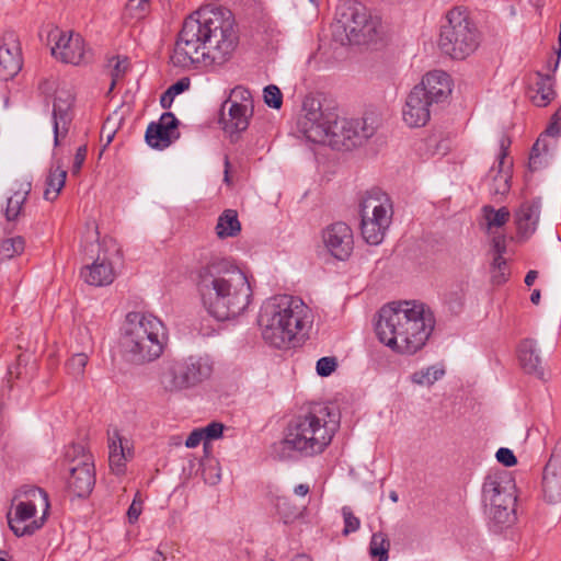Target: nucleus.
Returning <instances> with one entry per match:
<instances>
[{
	"label": "nucleus",
	"mask_w": 561,
	"mask_h": 561,
	"mask_svg": "<svg viewBox=\"0 0 561 561\" xmlns=\"http://www.w3.org/2000/svg\"><path fill=\"white\" fill-rule=\"evenodd\" d=\"M238 44L239 35L230 10L201 9L184 20L171 60L182 68L222 65L232 57Z\"/></svg>",
	"instance_id": "obj_1"
},
{
	"label": "nucleus",
	"mask_w": 561,
	"mask_h": 561,
	"mask_svg": "<svg viewBox=\"0 0 561 561\" xmlns=\"http://www.w3.org/2000/svg\"><path fill=\"white\" fill-rule=\"evenodd\" d=\"M380 123V115L374 111L365 112L360 118H339L333 106H324L320 98L308 95L297 128L308 141L351 150L373 137Z\"/></svg>",
	"instance_id": "obj_2"
},
{
	"label": "nucleus",
	"mask_w": 561,
	"mask_h": 561,
	"mask_svg": "<svg viewBox=\"0 0 561 561\" xmlns=\"http://www.w3.org/2000/svg\"><path fill=\"white\" fill-rule=\"evenodd\" d=\"M196 287L207 312L219 321L242 314L252 298L247 275L226 259L214 257L202 265Z\"/></svg>",
	"instance_id": "obj_3"
},
{
	"label": "nucleus",
	"mask_w": 561,
	"mask_h": 561,
	"mask_svg": "<svg viewBox=\"0 0 561 561\" xmlns=\"http://www.w3.org/2000/svg\"><path fill=\"white\" fill-rule=\"evenodd\" d=\"M433 329L432 312L415 301H399L383 306L376 324L380 342L407 355L421 350Z\"/></svg>",
	"instance_id": "obj_4"
},
{
	"label": "nucleus",
	"mask_w": 561,
	"mask_h": 561,
	"mask_svg": "<svg viewBox=\"0 0 561 561\" xmlns=\"http://www.w3.org/2000/svg\"><path fill=\"white\" fill-rule=\"evenodd\" d=\"M337 426L339 420L329 408L317 405L289 422L284 438L273 445V453L282 460L319 455L330 445Z\"/></svg>",
	"instance_id": "obj_5"
},
{
	"label": "nucleus",
	"mask_w": 561,
	"mask_h": 561,
	"mask_svg": "<svg viewBox=\"0 0 561 561\" xmlns=\"http://www.w3.org/2000/svg\"><path fill=\"white\" fill-rule=\"evenodd\" d=\"M311 322L309 307L300 298L289 295L270 298L259 316L263 339L276 348L287 347Z\"/></svg>",
	"instance_id": "obj_6"
},
{
	"label": "nucleus",
	"mask_w": 561,
	"mask_h": 561,
	"mask_svg": "<svg viewBox=\"0 0 561 561\" xmlns=\"http://www.w3.org/2000/svg\"><path fill=\"white\" fill-rule=\"evenodd\" d=\"M164 324L154 316L129 312L122 329L121 348L124 357L134 364L154 360L165 343Z\"/></svg>",
	"instance_id": "obj_7"
},
{
	"label": "nucleus",
	"mask_w": 561,
	"mask_h": 561,
	"mask_svg": "<svg viewBox=\"0 0 561 561\" xmlns=\"http://www.w3.org/2000/svg\"><path fill=\"white\" fill-rule=\"evenodd\" d=\"M516 501L511 473L505 470L489 472L482 484V502L493 533L501 534L516 524Z\"/></svg>",
	"instance_id": "obj_8"
},
{
	"label": "nucleus",
	"mask_w": 561,
	"mask_h": 561,
	"mask_svg": "<svg viewBox=\"0 0 561 561\" xmlns=\"http://www.w3.org/2000/svg\"><path fill=\"white\" fill-rule=\"evenodd\" d=\"M15 512L7 514L10 529L16 537L32 536L45 523L49 510L47 493L37 486H22L13 499Z\"/></svg>",
	"instance_id": "obj_9"
},
{
	"label": "nucleus",
	"mask_w": 561,
	"mask_h": 561,
	"mask_svg": "<svg viewBox=\"0 0 561 561\" xmlns=\"http://www.w3.org/2000/svg\"><path fill=\"white\" fill-rule=\"evenodd\" d=\"M480 44V34L467 11L460 7L446 13V23L440 26L438 45L453 59H465Z\"/></svg>",
	"instance_id": "obj_10"
},
{
	"label": "nucleus",
	"mask_w": 561,
	"mask_h": 561,
	"mask_svg": "<svg viewBox=\"0 0 561 561\" xmlns=\"http://www.w3.org/2000/svg\"><path fill=\"white\" fill-rule=\"evenodd\" d=\"M379 21L359 2H345L337 9L334 36L341 44H367L375 39Z\"/></svg>",
	"instance_id": "obj_11"
},
{
	"label": "nucleus",
	"mask_w": 561,
	"mask_h": 561,
	"mask_svg": "<svg viewBox=\"0 0 561 561\" xmlns=\"http://www.w3.org/2000/svg\"><path fill=\"white\" fill-rule=\"evenodd\" d=\"M75 101L76 96L72 90L60 88L56 91L51 113L55 147L59 146L60 138L68 134L73 119Z\"/></svg>",
	"instance_id": "obj_12"
},
{
	"label": "nucleus",
	"mask_w": 561,
	"mask_h": 561,
	"mask_svg": "<svg viewBox=\"0 0 561 561\" xmlns=\"http://www.w3.org/2000/svg\"><path fill=\"white\" fill-rule=\"evenodd\" d=\"M251 115L252 108L245 103L231 99L222 103L220 122L224 124V130L229 134L231 142H237L239 135L247 130Z\"/></svg>",
	"instance_id": "obj_13"
},
{
	"label": "nucleus",
	"mask_w": 561,
	"mask_h": 561,
	"mask_svg": "<svg viewBox=\"0 0 561 561\" xmlns=\"http://www.w3.org/2000/svg\"><path fill=\"white\" fill-rule=\"evenodd\" d=\"M322 240L332 256L346 260L354 245L352 229L345 222H334L323 230Z\"/></svg>",
	"instance_id": "obj_14"
},
{
	"label": "nucleus",
	"mask_w": 561,
	"mask_h": 561,
	"mask_svg": "<svg viewBox=\"0 0 561 561\" xmlns=\"http://www.w3.org/2000/svg\"><path fill=\"white\" fill-rule=\"evenodd\" d=\"M541 492L547 504L561 503V451H553L543 467Z\"/></svg>",
	"instance_id": "obj_15"
},
{
	"label": "nucleus",
	"mask_w": 561,
	"mask_h": 561,
	"mask_svg": "<svg viewBox=\"0 0 561 561\" xmlns=\"http://www.w3.org/2000/svg\"><path fill=\"white\" fill-rule=\"evenodd\" d=\"M433 106L434 104L425 96L422 89L414 87L408 94L402 111L404 123L410 127L424 126L430 121Z\"/></svg>",
	"instance_id": "obj_16"
},
{
	"label": "nucleus",
	"mask_w": 561,
	"mask_h": 561,
	"mask_svg": "<svg viewBox=\"0 0 561 561\" xmlns=\"http://www.w3.org/2000/svg\"><path fill=\"white\" fill-rule=\"evenodd\" d=\"M56 39L55 46L51 47V54L57 59L66 64L79 65L84 56V43L79 34L70 33L67 35L57 32L50 35Z\"/></svg>",
	"instance_id": "obj_17"
},
{
	"label": "nucleus",
	"mask_w": 561,
	"mask_h": 561,
	"mask_svg": "<svg viewBox=\"0 0 561 561\" xmlns=\"http://www.w3.org/2000/svg\"><path fill=\"white\" fill-rule=\"evenodd\" d=\"M415 87L422 89L434 105L446 103L453 90L450 76L443 70L427 72Z\"/></svg>",
	"instance_id": "obj_18"
},
{
	"label": "nucleus",
	"mask_w": 561,
	"mask_h": 561,
	"mask_svg": "<svg viewBox=\"0 0 561 561\" xmlns=\"http://www.w3.org/2000/svg\"><path fill=\"white\" fill-rule=\"evenodd\" d=\"M69 490L78 497H84L91 493L95 484L93 459L85 458L69 468Z\"/></svg>",
	"instance_id": "obj_19"
},
{
	"label": "nucleus",
	"mask_w": 561,
	"mask_h": 561,
	"mask_svg": "<svg viewBox=\"0 0 561 561\" xmlns=\"http://www.w3.org/2000/svg\"><path fill=\"white\" fill-rule=\"evenodd\" d=\"M179 121L171 112L161 115L159 122H151L146 130L145 139L154 149H164L171 144V134L178 127Z\"/></svg>",
	"instance_id": "obj_20"
},
{
	"label": "nucleus",
	"mask_w": 561,
	"mask_h": 561,
	"mask_svg": "<svg viewBox=\"0 0 561 561\" xmlns=\"http://www.w3.org/2000/svg\"><path fill=\"white\" fill-rule=\"evenodd\" d=\"M511 146V139L503 135L500 139V154L497 169L492 168L489 172V178L492 179L490 192L493 195H505L511 187V171L510 167L504 169V160L507 157V150Z\"/></svg>",
	"instance_id": "obj_21"
},
{
	"label": "nucleus",
	"mask_w": 561,
	"mask_h": 561,
	"mask_svg": "<svg viewBox=\"0 0 561 561\" xmlns=\"http://www.w3.org/2000/svg\"><path fill=\"white\" fill-rule=\"evenodd\" d=\"M541 198L537 197L531 201H525L515 210L514 218L518 233L525 237L533 234L540 217Z\"/></svg>",
	"instance_id": "obj_22"
},
{
	"label": "nucleus",
	"mask_w": 561,
	"mask_h": 561,
	"mask_svg": "<svg viewBox=\"0 0 561 561\" xmlns=\"http://www.w3.org/2000/svg\"><path fill=\"white\" fill-rule=\"evenodd\" d=\"M188 369L184 359L168 363L161 373L160 383L165 391L176 392L191 388Z\"/></svg>",
	"instance_id": "obj_23"
},
{
	"label": "nucleus",
	"mask_w": 561,
	"mask_h": 561,
	"mask_svg": "<svg viewBox=\"0 0 561 561\" xmlns=\"http://www.w3.org/2000/svg\"><path fill=\"white\" fill-rule=\"evenodd\" d=\"M391 218L392 204L388 195L378 187L366 192L360 202V216Z\"/></svg>",
	"instance_id": "obj_24"
},
{
	"label": "nucleus",
	"mask_w": 561,
	"mask_h": 561,
	"mask_svg": "<svg viewBox=\"0 0 561 561\" xmlns=\"http://www.w3.org/2000/svg\"><path fill=\"white\" fill-rule=\"evenodd\" d=\"M83 280L92 286H106L113 283L115 273L112 264L106 260L105 255L100 253L91 265H87L80 273Z\"/></svg>",
	"instance_id": "obj_25"
},
{
	"label": "nucleus",
	"mask_w": 561,
	"mask_h": 561,
	"mask_svg": "<svg viewBox=\"0 0 561 561\" xmlns=\"http://www.w3.org/2000/svg\"><path fill=\"white\" fill-rule=\"evenodd\" d=\"M517 352L523 369L527 374H533L538 378L543 379L545 370L541 366V357L538 354L536 340L530 337L522 340Z\"/></svg>",
	"instance_id": "obj_26"
},
{
	"label": "nucleus",
	"mask_w": 561,
	"mask_h": 561,
	"mask_svg": "<svg viewBox=\"0 0 561 561\" xmlns=\"http://www.w3.org/2000/svg\"><path fill=\"white\" fill-rule=\"evenodd\" d=\"M391 218L362 216L360 230L363 238L369 244H379L389 227Z\"/></svg>",
	"instance_id": "obj_27"
},
{
	"label": "nucleus",
	"mask_w": 561,
	"mask_h": 561,
	"mask_svg": "<svg viewBox=\"0 0 561 561\" xmlns=\"http://www.w3.org/2000/svg\"><path fill=\"white\" fill-rule=\"evenodd\" d=\"M185 366L188 368L191 388L208 379L213 373V365L208 358L201 356H190L184 358Z\"/></svg>",
	"instance_id": "obj_28"
},
{
	"label": "nucleus",
	"mask_w": 561,
	"mask_h": 561,
	"mask_svg": "<svg viewBox=\"0 0 561 561\" xmlns=\"http://www.w3.org/2000/svg\"><path fill=\"white\" fill-rule=\"evenodd\" d=\"M22 68V59L18 49L13 53L5 46H0V79H12Z\"/></svg>",
	"instance_id": "obj_29"
},
{
	"label": "nucleus",
	"mask_w": 561,
	"mask_h": 561,
	"mask_svg": "<svg viewBox=\"0 0 561 561\" xmlns=\"http://www.w3.org/2000/svg\"><path fill=\"white\" fill-rule=\"evenodd\" d=\"M241 230L238 214L233 209H226L218 218L216 226L217 236L220 239L236 237Z\"/></svg>",
	"instance_id": "obj_30"
},
{
	"label": "nucleus",
	"mask_w": 561,
	"mask_h": 561,
	"mask_svg": "<svg viewBox=\"0 0 561 561\" xmlns=\"http://www.w3.org/2000/svg\"><path fill=\"white\" fill-rule=\"evenodd\" d=\"M536 75L539 80L536 83L538 98H535V103L538 106H547L556 96V91L553 89V76L543 75L541 72H537Z\"/></svg>",
	"instance_id": "obj_31"
},
{
	"label": "nucleus",
	"mask_w": 561,
	"mask_h": 561,
	"mask_svg": "<svg viewBox=\"0 0 561 561\" xmlns=\"http://www.w3.org/2000/svg\"><path fill=\"white\" fill-rule=\"evenodd\" d=\"M67 172L61 167H57L50 170L46 179V190L44 192V198L46 201H54L59 195L61 188L65 186Z\"/></svg>",
	"instance_id": "obj_32"
},
{
	"label": "nucleus",
	"mask_w": 561,
	"mask_h": 561,
	"mask_svg": "<svg viewBox=\"0 0 561 561\" xmlns=\"http://www.w3.org/2000/svg\"><path fill=\"white\" fill-rule=\"evenodd\" d=\"M30 192L31 183H25L21 186L20 190L14 192V194L8 198L7 208L4 211L5 218L8 220H14L20 215L22 206L25 203Z\"/></svg>",
	"instance_id": "obj_33"
},
{
	"label": "nucleus",
	"mask_w": 561,
	"mask_h": 561,
	"mask_svg": "<svg viewBox=\"0 0 561 561\" xmlns=\"http://www.w3.org/2000/svg\"><path fill=\"white\" fill-rule=\"evenodd\" d=\"M483 217L486 221L488 229L491 230L493 227H502L510 219V210L506 207L495 209L493 206L486 205L482 208Z\"/></svg>",
	"instance_id": "obj_34"
},
{
	"label": "nucleus",
	"mask_w": 561,
	"mask_h": 561,
	"mask_svg": "<svg viewBox=\"0 0 561 561\" xmlns=\"http://www.w3.org/2000/svg\"><path fill=\"white\" fill-rule=\"evenodd\" d=\"M25 248V241L22 237L3 239L0 241V262L10 260L15 255H20Z\"/></svg>",
	"instance_id": "obj_35"
},
{
	"label": "nucleus",
	"mask_w": 561,
	"mask_h": 561,
	"mask_svg": "<svg viewBox=\"0 0 561 561\" xmlns=\"http://www.w3.org/2000/svg\"><path fill=\"white\" fill-rule=\"evenodd\" d=\"M108 448H110V456H108L110 468L115 474H122L125 471V461H126V456L124 453L122 442L119 440V445H117L113 440L108 445Z\"/></svg>",
	"instance_id": "obj_36"
},
{
	"label": "nucleus",
	"mask_w": 561,
	"mask_h": 561,
	"mask_svg": "<svg viewBox=\"0 0 561 561\" xmlns=\"http://www.w3.org/2000/svg\"><path fill=\"white\" fill-rule=\"evenodd\" d=\"M390 542L387 536L382 533H376L373 535L369 552L373 557H379L378 561H388V551Z\"/></svg>",
	"instance_id": "obj_37"
},
{
	"label": "nucleus",
	"mask_w": 561,
	"mask_h": 561,
	"mask_svg": "<svg viewBox=\"0 0 561 561\" xmlns=\"http://www.w3.org/2000/svg\"><path fill=\"white\" fill-rule=\"evenodd\" d=\"M443 369H437L435 367H427L426 369H422L419 371H415L411 376V380L421 386H431L436 380H438L444 375Z\"/></svg>",
	"instance_id": "obj_38"
},
{
	"label": "nucleus",
	"mask_w": 561,
	"mask_h": 561,
	"mask_svg": "<svg viewBox=\"0 0 561 561\" xmlns=\"http://www.w3.org/2000/svg\"><path fill=\"white\" fill-rule=\"evenodd\" d=\"M107 66L111 68V89H113L117 80L125 75L128 68V59L126 57L114 56L111 59H108Z\"/></svg>",
	"instance_id": "obj_39"
},
{
	"label": "nucleus",
	"mask_w": 561,
	"mask_h": 561,
	"mask_svg": "<svg viewBox=\"0 0 561 561\" xmlns=\"http://www.w3.org/2000/svg\"><path fill=\"white\" fill-rule=\"evenodd\" d=\"M342 516H343V520H344V529H343L342 534L344 536H347V535L355 533L359 529L360 520L358 517H356L353 514V511L350 506L342 507Z\"/></svg>",
	"instance_id": "obj_40"
},
{
	"label": "nucleus",
	"mask_w": 561,
	"mask_h": 561,
	"mask_svg": "<svg viewBox=\"0 0 561 561\" xmlns=\"http://www.w3.org/2000/svg\"><path fill=\"white\" fill-rule=\"evenodd\" d=\"M264 102L267 106L278 110L283 104V94L278 87L270 84L264 88Z\"/></svg>",
	"instance_id": "obj_41"
},
{
	"label": "nucleus",
	"mask_w": 561,
	"mask_h": 561,
	"mask_svg": "<svg viewBox=\"0 0 561 561\" xmlns=\"http://www.w3.org/2000/svg\"><path fill=\"white\" fill-rule=\"evenodd\" d=\"M87 363L88 355L84 353H77L68 360L67 367L71 375L79 377L83 375Z\"/></svg>",
	"instance_id": "obj_42"
},
{
	"label": "nucleus",
	"mask_w": 561,
	"mask_h": 561,
	"mask_svg": "<svg viewBox=\"0 0 561 561\" xmlns=\"http://www.w3.org/2000/svg\"><path fill=\"white\" fill-rule=\"evenodd\" d=\"M66 458L73 465L79 463L82 459L90 458L92 456L87 453L85 447L81 444H72L66 451Z\"/></svg>",
	"instance_id": "obj_43"
},
{
	"label": "nucleus",
	"mask_w": 561,
	"mask_h": 561,
	"mask_svg": "<svg viewBox=\"0 0 561 561\" xmlns=\"http://www.w3.org/2000/svg\"><path fill=\"white\" fill-rule=\"evenodd\" d=\"M561 110H558L550 117V122L545 129V131L540 135L541 137H559L561 136Z\"/></svg>",
	"instance_id": "obj_44"
},
{
	"label": "nucleus",
	"mask_w": 561,
	"mask_h": 561,
	"mask_svg": "<svg viewBox=\"0 0 561 561\" xmlns=\"http://www.w3.org/2000/svg\"><path fill=\"white\" fill-rule=\"evenodd\" d=\"M336 368V359L334 357H321L317 362V373L322 377L331 375Z\"/></svg>",
	"instance_id": "obj_45"
},
{
	"label": "nucleus",
	"mask_w": 561,
	"mask_h": 561,
	"mask_svg": "<svg viewBox=\"0 0 561 561\" xmlns=\"http://www.w3.org/2000/svg\"><path fill=\"white\" fill-rule=\"evenodd\" d=\"M225 425L219 422H211L207 426L203 427V434L205 437V440H213L221 437L224 432Z\"/></svg>",
	"instance_id": "obj_46"
},
{
	"label": "nucleus",
	"mask_w": 561,
	"mask_h": 561,
	"mask_svg": "<svg viewBox=\"0 0 561 561\" xmlns=\"http://www.w3.org/2000/svg\"><path fill=\"white\" fill-rule=\"evenodd\" d=\"M499 462L504 465L505 467H512L517 463V458L514 453L505 447H501L495 455Z\"/></svg>",
	"instance_id": "obj_47"
},
{
	"label": "nucleus",
	"mask_w": 561,
	"mask_h": 561,
	"mask_svg": "<svg viewBox=\"0 0 561 561\" xmlns=\"http://www.w3.org/2000/svg\"><path fill=\"white\" fill-rule=\"evenodd\" d=\"M142 511V501L137 493L127 511V517L130 524H134L139 518Z\"/></svg>",
	"instance_id": "obj_48"
},
{
	"label": "nucleus",
	"mask_w": 561,
	"mask_h": 561,
	"mask_svg": "<svg viewBox=\"0 0 561 561\" xmlns=\"http://www.w3.org/2000/svg\"><path fill=\"white\" fill-rule=\"evenodd\" d=\"M549 163L547 154L536 153L529 156V162L528 168L530 171L535 172L538 171L545 167H547Z\"/></svg>",
	"instance_id": "obj_49"
},
{
	"label": "nucleus",
	"mask_w": 561,
	"mask_h": 561,
	"mask_svg": "<svg viewBox=\"0 0 561 561\" xmlns=\"http://www.w3.org/2000/svg\"><path fill=\"white\" fill-rule=\"evenodd\" d=\"M229 99L237 100L238 102L241 101L240 103H245L249 106L251 105V92L242 87L232 89Z\"/></svg>",
	"instance_id": "obj_50"
},
{
	"label": "nucleus",
	"mask_w": 561,
	"mask_h": 561,
	"mask_svg": "<svg viewBox=\"0 0 561 561\" xmlns=\"http://www.w3.org/2000/svg\"><path fill=\"white\" fill-rule=\"evenodd\" d=\"M191 84V81L187 77L181 78L175 83L171 84L168 90L170 94H173L174 96L183 93L184 91L188 90Z\"/></svg>",
	"instance_id": "obj_51"
},
{
	"label": "nucleus",
	"mask_w": 561,
	"mask_h": 561,
	"mask_svg": "<svg viewBox=\"0 0 561 561\" xmlns=\"http://www.w3.org/2000/svg\"><path fill=\"white\" fill-rule=\"evenodd\" d=\"M87 146L83 145V146H80L78 149H77V152H76V156H75V161H73V165H72V173L73 174H77L79 173V171L81 170V167L85 160V157H87Z\"/></svg>",
	"instance_id": "obj_52"
},
{
	"label": "nucleus",
	"mask_w": 561,
	"mask_h": 561,
	"mask_svg": "<svg viewBox=\"0 0 561 561\" xmlns=\"http://www.w3.org/2000/svg\"><path fill=\"white\" fill-rule=\"evenodd\" d=\"M202 440H205L202 428L194 430L185 440V446L187 448L197 447Z\"/></svg>",
	"instance_id": "obj_53"
},
{
	"label": "nucleus",
	"mask_w": 561,
	"mask_h": 561,
	"mask_svg": "<svg viewBox=\"0 0 561 561\" xmlns=\"http://www.w3.org/2000/svg\"><path fill=\"white\" fill-rule=\"evenodd\" d=\"M203 474L205 481L208 482L209 484H216L220 480V473L218 472V470H216V468H205L203 470Z\"/></svg>",
	"instance_id": "obj_54"
},
{
	"label": "nucleus",
	"mask_w": 561,
	"mask_h": 561,
	"mask_svg": "<svg viewBox=\"0 0 561 561\" xmlns=\"http://www.w3.org/2000/svg\"><path fill=\"white\" fill-rule=\"evenodd\" d=\"M549 145L547 144L545 137L539 136L537 141L534 144L530 154L541 153L547 154Z\"/></svg>",
	"instance_id": "obj_55"
},
{
	"label": "nucleus",
	"mask_w": 561,
	"mask_h": 561,
	"mask_svg": "<svg viewBox=\"0 0 561 561\" xmlns=\"http://www.w3.org/2000/svg\"><path fill=\"white\" fill-rule=\"evenodd\" d=\"M493 249L495 251V255H503L505 252V238L504 236H495L493 238Z\"/></svg>",
	"instance_id": "obj_56"
},
{
	"label": "nucleus",
	"mask_w": 561,
	"mask_h": 561,
	"mask_svg": "<svg viewBox=\"0 0 561 561\" xmlns=\"http://www.w3.org/2000/svg\"><path fill=\"white\" fill-rule=\"evenodd\" d=\"M148 2L149 0H129L127 7L130 10H138L142 14L148 7Z\"/></svg>",
	"instance_id": "obj_57"
},
{
	"label": "nucleus",
	"mask_w": 561,
	"mask_h": 561,
	"mask_svg": "<svg viewBox=\"0 0 561 561\" xmlns=\"http://www.w3.org/2000/svg\"><path fill=\"white\" fill-rule=\"evenodd\" d=\"M506 270V261L503 255H495L492 262V271L504 272Z\"/></svg>",
	"instance_id": "obj_58"
},
{
	"label": "nucleus",
	"mask_w": 561,
	"mask_h": 561,
	"mask_svg": "<svg viewBox=\"0 0 561 561\" xmlns=\"http://www.w3.org/2000/svg\"><path fill=\"white\" fill-rule=\"evenodd\" d=\"M174 95L169 93V90L163 92V94L160 98V104L164 110H168L172 106Z\"/></svg>",
	"instance_id": "obj_59"
},
{
	"label": "nucleus",
	"mask_w": 561,
	"mask_h": 561,
	"mask_svg": "<svg viewBox=\"0 0 561 561\" xmlns=\"http://www.w3.org/2000/svg\"><path fill=\"white\" fill-rule=\"evenodd\" d=\"M310 489L308 484L300 483L295 486L294 492L296 495L306 496L309 493Z\"/></svg>",
	"instance_id": "obj_60"
},
{
	"label": "nucleus",
	"mask_w": 561,
	"mask_h": 561,
	"mask_svg": "<svg viewBox=\"0 0 561 561\" xmlns=\"http://www.w3.org/2000/svg\"><path fill=\"white\" fill-rule=\"evenodd\" d=\"M492 282L496 285L502 284L503 282H505V273L492 271Z\"/></svg>",
	"instance_id": "obj_61"
},
{
	"label": "nucleus",
	"mask_w": 561,
	"mask_h": 561,
	"mask_svg": "<svg viewBox=\"0 0 561 561\" xmlns=\"http://www.w3.org/2000/svg\"><path fill=\"white\" fill-rule=\"evenodd\" d=\"M538 277V272L537 271H529L527 274H526V277H525V284L527 286H531L534 284V282L537 279Z\"/></svg>",
	"instance_id": "obj_62"
},
{
	"label": "nucleus",
	"mask_w": 561,
	"mask_h": 561,
	"mask_svg": "<svg viewBox=\"0 0 561 561\" xmlns=\"http://www.w3.org/2000/svg\"><path fill=\"white\" fill-rule=\"evenodd\" d=\"M556 55H557V59L553 62L552 73H554L558 70V67L560 64V59H561V46L560 45H559L558 49H556Z\"/></svg>",
	"instance_id": "obj_63"
},
{
	"label": "nucleus",
	"mask_w": 561,
	"mask_h": 561,
	"mask_svg": "<svg viewBox=\"0 0 561 561\" xmlns=\"http://www.w3.org/2000/svg\"><path fill=\"white\" fill-rule=\"evenodd\" d=\"M165 556L160 550H156L153 552L151 561H165Z\"/></svg>",
	"instance_id": "obj_64"
}]
</instances>
